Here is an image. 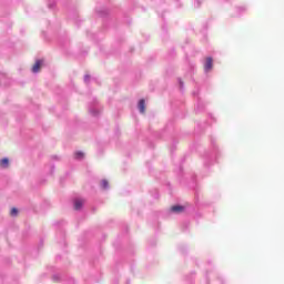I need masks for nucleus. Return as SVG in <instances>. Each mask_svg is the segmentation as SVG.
<instances>
[{"label": "nucleus", "mask_w": 284, "mask_h": 284, "mask_svg": "<svg viewBox=\"0 0 284 284\" xmlns=\"http://www.w3.org/2000/svg\"><path fill=\"white\" fill-rule=\"evenodd\" d=\"M41 68H43V60H37L31 68V72L33 74H39V72H41Z\"/></svg>", "instance_id": "f257e3e1"}, {"label": "nucleus", "mask_w": 284, "mask_h": 284, "mask_svg": "<svg viewBox=\"0 0 284 284\" xmlns=\"http://www.w3.org/2000/svg\"><path fill=\"white\" fill-rule=\"evenodd\" d=\"M171 212H173L174 214H181V213L185 212V207L181 206V205H173L171 207Z\"/></svg>", "instance_id": "f03ea898"}, {"label": "nucleus", "mask_w": 284, "mask_h": 284, "mask_svg": "<svg viewBox=\"0 0 284 284\" xmlns=\"http://www.w3.org/2000/svg\"><path fill=\"white\" fill-rule=\"evenodd\" d=\"M213 61L212 58H207L204 63V72H210L212 70Z\"/></svg>", "instance_id": "7ed1b4c3"}, {"label": "nucleus", "mask_w": 284, "mask_h": 284, "mask_svg": "<svg viewBox=\"0 0 284 284\" xmlns=\"http://www.w3.org/2000/svg\"><path fill=\"white\" fill-rule=\"evenodd\" d=\"M89 112L91 116H99V114H101V109H99V106H91Z\"/></svg>", "instance_id": "20e7f679"}, {"label": "nucleus", "mask_w": 284, "mask_h": 284, "mask_svg": "<svg viewBox=\"0 0 284 284\" xmlns=\"http://www.w3.org/2000/svg\"><path fill=\"white\" fill-rule=\"evenodd\" d=\"M138 109L141 114H145V100L139 101Z\"/></svg>", "instance_id": "39448f33"}, {"label": "nucleus", "mask_w": 284, "mask_h": 284, "mask_svg": "<svg viewBox=\"0 0 284 284\" xmlns=\"http://www.w3.org/2000/svg\"><path fill=\"white\" fill-rule=\"evenodd\" d=\"M74 159H75L77 161H83V159H85V153H83L82 151H77V152L74 153Z\"/></svg>", "instance_id": "423d86ee"}, {"label": "nucleus", "mask_w": 284, "mask_h": 284, "mask_svg": "<svg viewBox=\"0 0 284 284\" xmlns=\"http://www.w3.org/2000/svg\"><path fill=\"white\" fill-rule=\"evenodd\" d=\"M83 207V200L78 199L74 201V210H81Z\"/></svg>", "instance_id": "0eeeda50"}, {"label": "nucleus", "mask_w": 284, "mask_h": 284, "mask_svg": "<svg viewBox=\"0 0 284 284\" xmlns=\"http://www.w3.org/2000/svg\"><path fill=\"white\" fill-rule=\"evenodd\" d=\"M9 165H10V160H8V158L0 160L1 168H8Z\"/></svg>", "instance_id": "6e6552de"}, {"label": "nucleus", "mask_w": 284, "mask_h": 284, "mask_svg": "<svg viewBox=\"0 0 284 284\" xmlns=\"http://www.w3.org/2000/svg\"><path fill=\"white\" fill-rule=\"evenodd\" d=\"M100 185H101L102 190H108V187H110V182H108V180H102L100 182Z\"/></svg>", "instance_id": "1a4fd4ad"}, {"label": "nucleus", "mask_w": 284, "mask_h": 284, "mask_svg": "<svg viewBox=\"0 0 284 284\" xmlns=\"http://www.w3.org/2000/svg\"><path fill=\"white\" fill-rule=\"evenodd\" d=\"M10 215L11 216H18L19 215V210L17 207L11 209Z\"/></svg>", "instance_id": "9d476101"}, {"label": "nucleus", "mask_w": 284, "mask_h": 284, "mask_svg": "<svg viewBox=\"0 0 284 284\" xmlns=\"http://www.w3.org/2000/svg\"><path fill=\"white\" fill-rule=\"evenodd\" d=\"M84 81L88 83L90 81V75H84Z\"/></svg>", "instance_id": "9b49d317"}, {"label": "nucleus", "mask_w": 284, "mask_h": 284, "mask_svg": "<svg viewBox=\"0 0 284 284\" xmlns=\"http://www.w3.org/2000/svg\"><path fill=\"white\" fill-rule=\"evenodd\" d=\"M0 77H2V75L0 74Z\"/></svg>", "instance_id": "f8f14e48"}]
</instances>
